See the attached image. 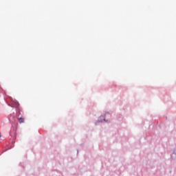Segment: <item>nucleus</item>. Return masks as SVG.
Returning <instances> with one entry per match:
<instances>
[{
    "label": "nucleus",
    "mask_w": 176,
    "mask_h": 176,
    "mask_svg": "<svg viewBox=\"0 0 176 176\" xmlns=\"http://www.w3.org/2000/svg\"><path fill=\"white\" fill-rule=\"evenodd\" d=\"M10 107H12V108H16L18 111H20V103H19L16 99H14L12 98H10Z\"/></svg>",
    "instance_id": "obj_1"
},
{
    "label": "nucleus",
    "mask_w": 176,
    "mask_h": 176,
    "mask_svg": "<svg viewBox=\"0 0 176 176\" xmlns=\"http://www.w3.org/2000/svg\"><path fill=\"white\" fill-rule=\"evenodd\" d=\"M19 122L20 123V124H21V123H24V118H19L18 119Z\"/></svg>",
    "instance_id": "obj_2"
},
{
    "label": "nucleus",
    "mask_w": 176,
    "mask_h": 176,
    "mask_svg": "<svg viewBox=\"0 0 176 176\" xmlns=\"http://www.w3.org/2000/svg\"><path fill=\"white\" fill-rule=\"evenodd\" d=\"M19 109H21V108L19 107ZM20 115H21V113H20V110H18L16 109V116H20Z\"/></svg>",
    "instance_id": "obj_3"
},
{
    "label": "nucleus",
    "mask_w": 176,
    "mask_h": 176,
    "mask_svg": "<svg viewBox=\"0 0 176 176\" xmlns=\"http://www.w3.org/2000/svg\"><path fill=\"white\" fill-rule=\"evenodd\" d=\"M1 133H0V138H1Z\"/></svg>",
    "instance_id": "obj_4"
}]
</instances>
